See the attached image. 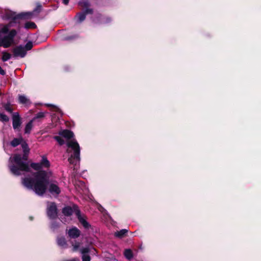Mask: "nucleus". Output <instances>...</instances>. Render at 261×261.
Segmentation results:
<instances>
[{
    "instance_id": "f8f14e48",
    "label": "nucleus",
    "mask_w": 261,
    "mask_h": 261,
    "mask_svg": "<svg viewBox=\"0 0 261 261\" xmlns=\"http://www.w3.org/2000/svg\"><path fill=\"white\" fill-rule=\"evenodd\" d=\"M81 253L82 254V261H90L91 258L88 254L89 249L87 247L82 248L80 249Z\"/></svg>"
},
{
    "instance_id": "ddd939ff",
    "label": "nucleus",
    "mask_w": 261,
    "mask_h": 261,
    "mask_svg": "<svg viewBox=\"0 0 261 261\" xmlns=\"http://www.w3.org/2000/svg\"><path fill=\"white\" fill-rule=\"evenodd\" d=\"M128 232V230L126 229H122L119 231H117L115 232L114 236L118 238H122Z\"/></svg>"
},
{
    "instance_id": "f257e3e1",
    "label": "nucleus",
    "mask_w": 261,
    "mask_h": 261,
    "mask_svg": "<svg viewBox=\"0 0 261 261\" xmlns=\"http://www.w3.org/2000/svg\"><path fill=\"white\" fill-rule=\"evenodd\" d=\"M49 166L50 162L45 155L42 156L39 163H31L29 166L30 171L21 172V175H25L22 178L23 186L28 189L33 190L38 195H43L46 190L50 172L40 170L48 168Z\"/></svg>"
},
{
    "instance_id": "a211bd4d",
    "label": "nucleus",
    "mask_w": 261,
    "mask_h": 261,
    "mask_svg": "<svg viewBox=\"0 0 261 261\" xmlns=\"http://www.w3.org/2000/svg\"><path fill=\"white\" fill-rule=\"evenodd\" d=\"M9 120V117L3 113H0V121L7 122Z\"/></svg>"
},
{
    "instance_id": "cd10ccee",
    "label": "nucleus",
    "mask_w": 261,
    "mask_h": 261,
    "mask_svg": "<svg viewBox=\"0 0 261 261\" xmlns=\"http://www.w3.org/2000/svg\"><path fill=\"white\" fill-rule=\"evenodd\" d=\"M5 73V72L4 70L1 67H0V74L4 75Z\"/></svg>"
},
{
    "instance_id": "6e6552de",
    "label": "nucleus",
    "mask_w": 261,
    "mask_h": 261,
    "mask_svg": "<svg viewBox=\"0 0 261 261\" xmlns=\"http://www.w3.org/2000/svg\"><path fill=\"white\" fill-rule=\"evenodd\" d=\"M14 55L15 57L23 58L26 55V50L22 46H17L13 49Z\"/></svg>"
},
{
    "instance_id": "412c9836",
    "label": "nucleus",
    "mask_w": 261,
    "mask_h": 261,
    "mask_svg": "<svg viewBox=\"0 0 261 261\" xmlns=\"http://www.w3.org/2000/svg\"><path fill=\"white\" fill-rule=\"evenodd\" d=\"M34 119L30 121L27 125L25 127V130H30L33 128V122L34 121Z\"/></svg>"
},
{
    "instance_id": "a878e982",
    "label": "nucleus",
    "mask_w": 261,
    "mask_h": 261,
    "mask_svg": "<svg viewBox=\"0 0 261 261\" xmlns=\"http://www.w3.org/2000/svg\"><path fill=\"white\" fill-rule=\"evenodd\" d=\"M10 14V12L9 11H8L7 12V14L8 15H9ZM3 18H6V19H9V18H10L11 16L10 15H8V16H4L3 15H1Z\"/></svg>"
},
{
    "instance_id": "393cba45",
    "label": "nucleus",
    "mask_w": 261,
    "mask_h": 261,
    "mask_svg": "<svg viewBox=\"0 0 261 261\" xmlns=\"http://www.w3.org/2000/svg\"><path fill=\"white\" fill-rule=\"evenodd\" d=\"M58 224L55 222L54 221H53L51 223V228L53 229V230H55L56 228H57L58 227Z\"/></svg>"
},
{
    "instance_id": "6ab92c4d",
    "label": "nucleus",
    "mask_w": 261,
    "mask_h": 261,
    "mask_svg": "<svg viewBox=\"0 0 261 261\" xmlns=\"http://www.w3.org/2000/svg\"><path fill=\"white\" fill-rule=\"evenodd\" d=\"M36 27L35 24L33 22H28L25 24V28L27 29H33Z\"/></svg>"
},
{
    "instance_id": "c85d7f7f",
    "label": "nucleus",
    "mask_w": 261,
    "mask_h": 261,
    "mask_svg": "<svg viewBox=\"0 0 261 261\" xmlns=\"http://www.w3.org/2000/svg\"><path fill=\"white\" fill-rule=\"evenodd\" d=\"M79 184L83 186L84 189H86V187L85 186V184L83 182L79 181Z\"/></svg>"
},
{
    "instance_id": "4be33fe9",
    "label": "nucleus",
    "mask_w": 261,
    "mask_h": 261,
    "mask_svg": "<svg viewBox=\"0 0 261 261\" xmlns=\"http://www.w3.org/2000/svg\"><path fill=\"white\" fill-rule=\"evenodd\" d=\"M32 47H33L32 43L31 42H29L26 44L25 47H23L27 52L28 50H30L32 48Z\"/></svg>"
},
{
    "instance_id": "423d86ee",
    "label": "nucleus",
    "mask_w": 261,
    "mask_h": 261,
    "mask_svg": "<svg viewBox=\"0 0 261 261\" xmlns=\"http://www.w3.org/2000/svg\"><path fill=\"white\" fill-rule=\"evenodd\" d=\"M47 215L48 217L54 220L57 217V208L54 202H48L47 204Z\"/></svg>"
},
{
    "instance_id": "0eeeda50",
    "label": "nucleus",
    "mask_w": 261,
    "mask_h": 261,
    "mask_svg": "<svg viewBox=\"0 0 261 261\" xmlns=\"http://www.w3.org/2000/svg\"><path fill=\"white\" fill-rule=\"evenodd\" d=\"M12 120L14 129H18L21 124V118L18 113L13 114Z\"/></svg>"
},
{
    "instance_id": "f03ea898",
    "label": "nucleus",
    "mask_w": 261,
    "mask_h": 261,
    "mask_svg": "<svg viewBox=\"0 0 261 261\" xmlns=\"http://www.w3.org/2000/svg\"><path fill=\"white\" fill-rule=\"evenodd\" d=\"M13 147L21 144L23 154H14L9 159L8 166L12 174L16 176L20 175L22 171L29 172L30 170L29 165L26 162L30 149L28 144L24 141L22 137L13 139L10 142Z\"/></svg>"
},
{
    "instance_id": "39448f33",
    "label": "nucleus",
    "mask_w": 261,
    "mask_h": 261,
    "mask_svg": "<svg viewBox=\"0 0 261 261\" xmlns=\"http://www.w3.org/2000/svg\"><path fill=\"white\" fill-rule=\"evenodd\" d=\"M63 214L65 216H70L73 213H75L79 222L86 229H88L90 225L89 223L86 221L84 216L81 214L80 211L79 210L78 207L73 206V207L70 206H66L63 208Z\"/></svg>"
},
{
    "instance_id": "20e7f679",
    "label": "nucleus",
    "mask_w": 261,
    "mask_h": 261,
    "mask_svg": "<svg viewBox=\"0 0 261 261\" xmlns=\"http://www.w3.org/2000/svg\"><path fill=\"white\" fill-rule=\"evenodd\" d=\"M15 23L11 21L8 24H0V46L8 48L14 44L17 32L11 28L15 26Z\"/></svg>"
},
{
    "instance_id": "9b49d317",
    "label": "nucleus",
    "mask_w": 261,
    "mask_h": 261,
    "mask_svg": "<svg viewBox=\"0 0 261 261\" xmlns=\"http://www.w3.org/2000/svg\"><path fill=\"white\" fill-rule=\"evenodd\" d=\"M81 233L80 230L75 227H73L69 229L68 234L71 238H76L80 236Z\"/></svg>"
},
{
    "instance_id": "aec40b11",
    "label": "nucleus",
    "mask_w": 261,
    "mask_h": 261,
    "mask_svg": "<svg viewBox=\"0 0 261 261\" xmlns=\"http://www.w3.org/2000/svg\"><path fill=\"white\" fill-rule=\"evenodd\" d=\"M85 13H81V14H79L77 16V21L79 22H81L82 21H83L85 19Z\"/></svg>"
},
{
    "instance_id": "c756f323",
    "label": "nucleus",
    "mask_w": 261,
    "mask_h": 261,
    "mask_svg": "<svg viewBox=\"0 0 261 261\" xmlns=\"http://www.w3.org/2000/svg\"><path fill=\"white\" fill-rule=\"evenodd\" d=\"M64 4L67 5L68 3V0H63Z\"/></svg>"
},
{
    "instance_id": "4468645a",
    "label": "nucleus",
    "mask_w": 261,
    "mask_h": 261,
    "mask_svg": "<svg viewBox=\"0 0 261 261\" xmlns=\"http://www.w3.org/2000/svg\"><path fill=\"white\" fill-rule=\"evenodd\" d=\"M57 243L59 246L62 248L66 247L67 244L65 239L64 237H58L57 238Z\"/></svg>"
},
{
    "instance_id": "9d476101",
    "label": "nucleus",
    "mask_w": 261,
    "mask_h": 261,
    "mask_svg": "<svg viewBox=\"0 0 261 261\" xmlns=\"http://www.w3.org/2000/svg\"><path fill=\"white\" fill-rule=\"evenodd\" d=\"M49 191L53 195H58L61 190L59 186L56 184H50L49 186Z\"/></svg>"
},
{
    "instance_id": "2f4dec72",
    "label": "nucleus",
    "mask_w": 261,
    "mask_h": 261,
    "mask_svg": "<svg viewBox=\"0 0 261 261\" xmlns=\"http://www.w3.org/2000/svg\"><path fill=\"white\" fill-rule=\"evenodd\" d=\"M46 106L49 107V106H51V105L47 104V105H46Z\"/></svg>"
},
{
    "instance_id": "b1692460",
    "label": "nucleus",
    "mask_w": 261,
    "mask_h": 261,
    "mask_svg": "<svg viewBox=\"0 0 261 261\" xmlns=\"http://www.w3.org/2000/svg\"><path fill=\"white\" fill-rule=\"evenodd\" d=\"M4 107L5 108V110L7 111L8 112H9L11 113L13 111L12 109L11 108L10 104H6L4 106Z\"/></svg>"
},
{
    "instance_id": "5701e85b",
    "label": "nucleus",
    "mask_w": 261,
    "mask_h": 261,
    "mask_svg": "<svg viewBox=\"0 0 261 261\" xmlns=\"http://www.w3.org/2000/svg\"><path fill=\"white\" fill-rule=\"evenodd\" d=\"M44 116H45V113L41 112L38 113L33 119L35 120L37 118H43Z\"/></svg>"
},
{
    "instance_id": "7c9ffc66",
    "label": "nucleus",
    "mask_w": 261,
    "mask_h": 261,
    "mask_svg": "<svg viewBox=\"0 0 261 261\" xmlns=\"http://www.w3.org/2000/svg\"><path fill=\"white\" fill-rule=\"evenodd\" d=\"M91 11H91V10H90V9H87V10H86L85 13H91Z\"/></svg>"
},
{
    "instance_id": "f3484780",
    "label": "nucleus",
    "mask_w": 261,
    "mask_h": 261,
    "mask_svg": "<svg viewBox=\"0 0 261 261\" xmlns=\"http://www.w3.org/2000/svg\"><path fill=\"white\" fill-rule=\"evenodd\" d=\"M80 245L81 243L80 242H74V243H72V246L73 247V250L74 251H76L79 250Z\"/></svg>"
},
{
    "instance_id": "dca6fc26",
    "label": "nucleus",
    "mask_w": 261,
    "mask_h": 261,
    "mask_svg": "<svg viewBox=\"0 0 261 261\" xmlns=\"http://www.w3.org/2000/svg\"><path fill=\"white\" fill-rule=\"evenodd\" d=\"M11 55L7 52L3 53L2 60L3 61H6L10 59Z\"/></svg>"
},
{
    "instance_id": "2eb2a0df",
    "label": "nucleus",
    "mask_w": 261,
    "mask_h": 261,
    "mask_svg": "<svg viewBox=\"0 0 261 261\" xmlns=\"http://www.w3.org/2000/svg\"><path fill=\"white\" fill-rule=\"evenodd\" d=\"M124 255L125 257L128 260H130L133 257V253L130 249H126L124 251Z\"/></svg>"
},
{
    "instance_id": "bb28decb",
    "label": "nucleus",
    "mask_w": 261,
    "mask_h": 261,
    "mask_svg": "<svg viewBox=\"0 0 261 261\" xmlns=\"http://www.w3.org/2000/svg\"><path fill=\"white\" fill-rule=\"evenodd\" d=\"M98 209L101 212H103V211H105L103 207L100 205H99L98 206Z\"/></svg>"
},
{
    "instance_id": "7ed1b4c3",
    "label": "nucleus",
    "mask_w": 261,
    "mask_h": 261,
    "mask_svg": "<svg viewBox=\"0 0 261 261\" xmlns=\"http://www.w3.org/2000/svg\"><path fill=\"white\" fill-rule=\"evenodd\" d=\"M54 138L60 145L66 144V152L68 154V161L70 164L77 168L80 161V147L74 137L72 132H59V135Z\"/></svg>"
},
{
    "instance_id": "1a4fd4ad",
    "label": "nucleus",
    "mask_w": 261,
    "mask_h": 261,
    "mask_svg": "<svg viewBox=\"0 0 261 261\" xmlns=\"http://www.w3.org/2000/svg\"><path fill=\"white\" fill-rule=\"evenodd\" d=\"M18 100L19 103L28 106L31 103L30 99L24 94H19L18 96Z\"/></svg>"
}]
</instances>
